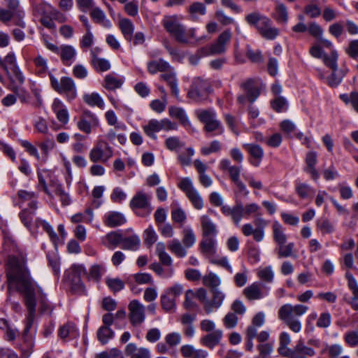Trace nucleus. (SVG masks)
<instances>
[{"label": "nucleus", "instance_id": "1", "mask_svg": "<svg viewBox=\"0 0 358 358\" xmlns=\"http://www.w3.org/2000/svg\"><path fill=\"white\" fill-rule=\"evenodd\" d=\"M7 280L8 287H15L20 292L24 299V303L27 310V327H30L33 322L36 313V289L41 295L40 303L41 311L49 309V304L45 299L42 289L31 278L29 273L23 262L18 259H13L9 262V268L7 271Z\"/></svg>", "mask_w": 358, "mask_h": 358}, {"label": "nucleus", "instance_id": "2", "mask_svg": "<svg viewBox=\"0 0 358 358\" xmlns=\"http://www.w3.org/2000/svg\"><path fill=\"white\" fill-rule=\"evenodd\" d=\"M308 307L303 304L286 303L278 310V315L284 324L294 333H299L302 329V324L299 317L305 315Z\"/></svg>", "mask_w": 358, "mask_h": 358}, {"label": "nucleus", "instance_id": "3", "mask_svg": "<svg viewBox=\"0 0 358 358\" xmlns=\"http://www.w3.org/2000/svg\"><path fill=\"white\" fill-rule=\"evenodd\" d=\"M195 115L203 124V131L206 134H212L213 136L223 134L224 127L218 120L217 113L213 108L196 110Z\"/></svg>", "mask_w": 358, "mask_h": 358}, {"label": "nucleus", "instance_id": "4", "mask_svg": "<svg viewBox=\"0 0 358 358\" xmlns=\"http://www.w3.org/2000/svg\"><path fill=\"white\" fill-rule=\"evenodd\" d=\"M24 15L19 0H9L7 1L6 8H0L1 22L7 23L14 20L16 25L23 28L25 27V22L23 21Z\"/></svg>", "mask_w": 358, "mask_h": 358}, {"label": "nucleus", "instance_id": "5", "mask_svg": "<svg viewBox=\"0 0 358 358\" xmlns=\"http://www.w3.org/2000/svg\"><path fill=\"white\" fill-rule=\"evenodd\" d=\"M212 89L210 83L200 77L195 78L187 92V96L196 103H203L208 98Z\"/></svg>", "mask_w": 358, "mask_h": 358}, {"label": "nucleus", "instance_id": "6", "mask_svg": "<svg viewBox=\"0 0 358 358\" xmlns=\"http://www.w3.org/2000/svg\"><path fill=\"white\" fill-rule=\"evenodd\" d=\"M49 76L52 87L58 93L64 94L67 101H71L77 96L76 87L71 78L64 76L58 80L52 74Z\"/></svg>", "mask_w": 358, "mask_h": 358}, {"label": "nucleus", "instance_id": "7", "mask_svg": "<svg viewBox=\"0 0 358 358\" xmlns=\"http://www.w3.org/2000/svg\"><path fill=\"white\" fill-rule=\"evenodd\" d=\"M240 87L244 92L237 96V102L240 104H245L246 101L253 103L260 95L259 84L254 78L247 79L240 85Z\"/></svg>", "mask_w": 358, "mask_h": 358}, {"label": "nucleus", "instance_id": "8", "mask_svg": "<svg viewBox=\"0 0 358 358\" xmlns=\"http://www.w3.org/2000/svg\"><path fill=\"white\" fill-rule=\"evenodd\" d=\"M144 133L150 138L156 140L157 136L156 134L162 130L171 131L177 130L176 123L171 122L167 118L160 120L156 119L150 120L147 124L142 126Z\"/></svg>", "mask_w": 358, "mask_h": 358}, {"label": "nucleus", "instance_id": "9", "mask_svg": "<svg viewBox=\"0 0 358 358\" xmlns=\"http://www.w3.org/2000/svg\"><path fill=\"white\" fill-rule=\"evenodd\" d=\"M0 66L3 69L11 81L22 84L24 77L17 65L16 57L13 52H9L0 60Z\"/></svg>", "mask_w": 358, "mask_h": 358}, {"label": "nucleus", "instance_id": "10", "mask_svg": "<svg viewBox=\"0 0 358 358\" xmlns=\"http://www.w3.org/2000/svg\"><path fill=\"white\" fill-rule=\"evenodd\" d=\"M151 196L143 192H138L129 203L130 208L140 217L148 216L152 207L150 203Z\"/></svg>", "mask_w": 358, "mask_h": 358}, {"label": "nucleus", "instance_id": "11", "mask_svg": "<svg viewBox=\"0 0 358 358\" xmlns=\"http://www.w3.org/2000/svg\"><path fill=\"white\" fill-rule=\"evenodd\" d=\"M183 291L182 285L178 283L166 289L160 297L162 308L166 312H174L176 308V299L182 294Z\"/></svg>", "mask_w": 358, "mask_h": 358}, {"label": "nucleus", "instance_id": "12", "mask_svg": "<svg viewBox=\"0 0 358 358\" xmlns=\"http://www.w3.org/2000/svg\"><path fill=\"white\" fill-rule=\"evenodd\" d=\"M113 155V148L103 140H99L89 153V158L93 163H106Z\"/></svg>", "mask_w": 358, "mask_h": 358}, {"label": "nucleus", "instance_id": "13", "mask_svg": "<svg viewBox=\"0 0 358 358\" xmlns=\"http://www.w3.org/2000/svg\"><path fill=\"white\" fill-rule=\"evenodd\" d=\"M231 38V32L225 30L217 38V41L210 45H206L201 48L200 52L202 56L220 55L225 52L226 45Z\"/></svg>", "mask_w": 358, "mask_h": 358}, {"label": "nucleus", "instance_id": "14", "mask_svg": "<svg viewBox=\"0 0 358 358\" xmlns=\"http://www.w3.org/2000/svg\"><path fill=\"white\" fill-rule=\"evenodd\" d=\"M253 225L248 223L243 225L241 231L245 236L252 235L253 238L257 242H261L264 238V230L268 224V222L261 217H258L254 220Z\"/></svg>", "mask_w": 358, "mask_h": 358}, {"label": "nucleus", "instance_id": "15", "mask_svg": "<svg viewBox=\"0 0 358 358\" xmlns=\"http://www.w3.org/2000/svg\"><path fill=\"white\" fill-rule=\"evenodd\" d=\"M129 319L133 326L142 324L145 319V307L138 301L133 300L129 304Z\"/></svg>", "mask_w": 358, "mask_h": 358}, {"label": "nucleus", "instance_id": "16", "mask_svg": "<svg viewBox=\"0 0 358 358\" xmlns=\"http://www.w3.org/2000/svg\"><path fill=\"white\" fill-rule=\"evenodd\" d=\"M98 124L99 119L90 111L85 112L76 122L78 129L86 134H90L92 132V127H96Z\"/></svg>", "mask_w": 358, "mask_h": 358}, {"label": "nucleus", "instance_id": "17", "mask_svg": "<svg viewBox=\"0 0 358 358\" xmlns=\"http://www.w3.org/2000/svg\"><path fill=\"white\" fill-rule=\"evenodd\" d=\"M243 148L250 155L249 162L255 166L258 167L264 155V149L258 144L256 143H244Z\"/></svg>", "mask_w": 358, "mask_h": 358}, {"label": "nucleus", "instance_id": "18", "mask_svg": "<svg viewBox=\"0 0 358 358\" xmlns=\"http://www.w3.org/2000/svg\"><path fill=\"white\" fill-rule=\"evenodd\" d=\"M257 30L263 38L267 40H274L279 34V29L272 26V21L266 15L262 18Z\"/></svg>", "mask_w": 358, "mask_h": 358}, {"label": "nucleus", "instance_id": "19", "mask_svg": "<svg viewBox=\"0 0 358 358\" xmlns=\"http://www.w3.org/2000/svg\"><path fill=\"white\" fill-rule=\"evenodd\" d=\"M217 241L215 237H202L199 247L201 252L206 258L210 260L213 258L217 252Z\"/></svg>", "mask_w": 358, "mask_h": 358}, {"label": "nucleus", "instance_id": "20", "mask_svg": "<svg viewBox=\"0 0 358 358\" xmlns=\"http://www.w3.org/2000/svg\"><path fill=\"white\" fill-rule=\"evenodd\" d=\"M315 355V351L313 348L305 345L302 340H299L296 345L292 348L290 358H307Z\"/></svg>", "mask_w": 358, "mask_h": 358}, {"label": "nucleus", "instance_id": "21", "mask_svg": "<svg viewBox=\"0 0 358 358\" xmlns=\"http://www.w3.org/2000/svg\"><path fill=\"white\" fill-rule=\"evenodd\" d=\"M52 109L56 114L57 118L59 122L64 125L69 122V112L61 100L55 99L52 105Z\"/></svg>", "mask_w": 358, "mask_h": 358}, {"label": "nucleus", "instance_id": "22", "mask_svg": "<svg viewBox=\"0 0 358 358\" xmlns=\"http://www.w3.org/2000/svg\"><path fill=\"white\" fill-rule=\"evenodd\" d=\"M202 228V237H216L217 226L208 215H202L200 218Z\"/></svg>", "mask_w": 358, "mask_h": 358}, {"label": "nucleus", "instance_id": "23", "mask_svg": "<svg viewBox=\"0 0 358 358\" xmlns=\"http://www.w3.org/2000/svg\"><path fill=\"white\" fill-rule=\"evenodd\" d=\"M161 79L166 82L170 87L172 94L178 99H180V91L178 86V80L176 78V73L171 68L160 76Z\"/></svg>", "mask_w": 358, "mask_h": 358}, {"label": "nucleus", "instance_id": "24", "mask_svg": "<svg viewBox=\"0 0 358 358\" xmlns=\"http://www.w3.org/2000/svg\"><path fill=\"white\" fill-rule=\"evenodd\" d=\"M317 162V156L315 152H308L306 156V166L304 168V171L309 173L314 180H318L320 174L315 169V165Z\"/></svg>", "mask_w": 358, "mask_h": 358}, {"label": "nucleus", "instance_id": "25", "mask_svg": "<svg viewBox=\"0 0 358 358\" xmlns=\"http://www.w3.org/2000/svg\"><path fill=\"white\" fill-rule=\"evenodd\" d=\"M213 298L208 301H206V310L207 314L210 313L215 309L219 308L224 299L225 295L218 289H213L212 291Z\"/></svg>", "mask_w": 358, "mask_h": 358}, {"label": "nucleus", "instance_id": "26", "mask_svg": "<svg viewBox=\"0 0 358 358\" xmlns=\"http://www.w3.org/2000/svg\"><path fill=\"white\" fill-rule=\"evenodd\" d=\"M222 335V331L217 329L201 338L200 342L203 345L210 349H213L215 346L220 343Z\"/></svg>", "mask_w": 358, "mask_h": 358}, {"label": "nucleus", "instance_id": "27", "mask_svg": "<svg viewBox=\"0 0 358 358\" xmlns=\"http://www.w3.org/2000/svg\"><path fill=\"white\" fill-rule=\"evenodd\" d=\"M124 353L131 358H150V350L145 348H137L135 343H130L127 344L124 349Z\"/></svg>", "mask_w": 358, "mask_h": 358}, {"label": "nucleus", "instance_id": "28", "mask_svg": "<svg viewBox=\"0 0 358 358\" xmlns=\"http://www.w3.org/2000/svg\"><path fill=\"white\" fill-rule=\"evenodd\" d=\"M33 10L41 17L52 16L55 7L44 0H38L31 3Z\"/></svg>", "mask_w": 358, "mask_h": 358}, {"label": "nucleus", "instance_id": "29", "mask_svg": "<svg viewBox=\"0 0 358 358\" xmlns=\"http://www.w3.org/2000/svg\"><path fill=\"white\" fill-rule=\"evenodd\" d=\"M245 297L250 300H258L264 297L262 286L259 282H254L243 289Z\"/></svg>", "mask_w": 358, "mask_h": 358}, {"label": "nucleus", "instance_id": "30", "mask_svg": "<svg viewBox=\"0 0 358 358\" xmlns=\"http://www.w3.org/2000/svg\"><path fill=\"white\" fill-rule=\"evenodd\" d=\"M126 222L123 214L119 212H109L105 215L104 223L109 227H116Z\"/></svg>", "mask_w": 358, "mask_h": 358}, {"label": "nucleus", "instance_id": "31", "mask_svg": "<svg viewBox=\"0 0 358 358\" xmlns=\"http://www.w3.org/2000/svg\"><path fill=\"white\" fill-rule=\"evenodd\" d=\"M148 71L151 74H155L157 72H166L171 69L170 64L162 59L152 60L148 63Z\"/></svg>", "mask_w": 358, "mask_h": 358}, {"label": "nucleus", "instance_id": "32", "mask_svg": "<svg viewBox=\"0 0 358 358\" xmlns=\"http://www.w3.org/2000/svg\"><path fill=\"white\" fill-rule=\"evenodd\" d=\"M241 170V165H234L228 171V173L231 180L236 185L238 189L241 192H246V186L240 179Z\"/></svg>", "mask_w": 358, "mask_h": 358}, {"label": "nucleus", "instance_id": "33", "mask_svg": "<svg viewBox=\"0 0 358 358\" xmlns=\"http://www.w3.org/2000/svg\"><path fill=\"white\" fill-rule=\"evenodd\" d=\"M169 114L171 117L178 119L184 127L191 125L189 118L183 108L176 106L169 108Z\"/></svg>", "mask_w": 358, "mask_h": 358}, {"label": "nucleus", "instance_id": "34", "mask_svg": "<svg viewBox=\"0 0 358 358\" xmlns=\"http://www.w3.org/2000/svg\"><path fill=\"white\" fill-rule=\"evenodd\" d=\"M90 17L95 23L106 28L111 27L110 21L106 18L105 13L99 8H92L90 12Z\"/></svg>", "mask_w": 358, "mask_h": 358}, {"label": "nucleus", "instance_id": "35", "mask_svg": "<svg viewBox=\"0 0 358 358\" xmlns=\"http://www.w3.org/2000/svg\"><path fill=\"white\" fill-rule=\"evenodd\" d=\"M59 53L62 62L65 64H71L76 57V51L75 48L69 45H62Z\"/></svg>", "mask_w": 358, "mask_h": 358}, {"label": "nucleus", "instance_id": "36", "mask_svg": "<svg viewBox=\"0 0 358 358\" xmlns=\"http://www.w3.org/2000/svg\"><path fill=\"white\" fill-rule=\"evenodd\" d=\"M272 227L273 239L277 245L285 244L287 242V236L284 232L282 226L278 221H275Z\"/></svg>", "mask_w": 358, "mask_h": 358}, {"label": "nucleus", "instance_id": "37", "mask_svg": "<svg viewBox=\"0 0 358 358\" xmlns=\"http://www.w3.org/2000/svg\"><path fill=\"white\" fill-rule=\"evenodd\" d=\"M141 245V240L137 235L123 237L121 248L124 250H137Z\"/></svg>", "mask_w": 358, "mask_h": 358}, {"label": "nucleus", "instance_id": "38", "mask_svg": "<svg viewBox=\"0 0 358 358\" xmlns=\"http://www.w3.org/2000/svg\"><path fill=\"white\" fill-rule=\"evenodd\" d=\"M20 199L22 202L29 201L28 207L30 208H33L34 210H36L37 206V201H36V195L34 192H27L26 190H20L17 193Z\"/></svg>", "mask_w": 358, "mask_h": 358}, {"label": "nucleus", "instance_id": "39", "mask_svg": "<svg viewBox=\"0 0 358 358\" xmlns=\"http://www.w3.org/2000/svg\"><path fill=\"white\" fill-rule=\"evenodd\" d=\"M192 40L197 41L196 36V29L194 28H191L187 30L184 26L179 36H178L176 41L180 43L187 44L191 43Z\"/></svg>", "mask_w": 358, "mask_h": 358}, {"label": "nucleus", "instance_id": "40", "mask_svg": "<svg viewBox=\"0 0 358 358\" xmlns=\"http://www.w3.org/2000/svg\"><path fill=\"white\" fill-rule=\"evenodd\" d=\"M168 249L176 257L182 258L187 255L185 247L178 239H173L168 244Z\"/></svg>", "mask_w": 358, "mask_h": 358}, {"label": "nucleus", "instance_id": "41", "mask_svg": "<svg viewBox=\"0 0 358 358\" xmlns=\"http://www.w3.org/2000/svg\"><path fill=\"white\" fill-rule=\"evenodd\" d=\"M97 339L103 344H106L110 339L113 338L115 336L114 331L107 326H101L97 331Z\"/></svg>", "mask_w": 358, "mask_h": 358}, {"label": "nucleus", "instance_id": "42", "mask_svg": "<svg viewBox=\"0 0 358 358\" xmlns=\"http://www.w3.org/2000/svg\"><path fill=\"white\" fill-rule=\"evenodd\" d=\"M162 23L170 34L182 24L176 15L165 16Z\"/></svg>", "mask_w": 358, "mask_h": 358}, {"label": "nucleus", "instance_id": "43", "mask_svg": "<svg viewBox=\"0 0 358 358\" xmlns=\"http://www.w3.org/2000/svg\"><path fill=\"white\" fill-rule=\"evenodd\" d=\"M294 243H289L287 245L282 244L278 245L275 251L278 254V258H286L290 257H296L294 252Z\"/></svg>", "mask_w": 358, "mask_h": 358}, {"label": "nucleus", "instance_id": "44", "mask_svg": "<svg viewBox=\"0 0 358 358\" xmlns=\"http://www.w3.org/2000/svg\"><path fill=\"white\" fill-rule=\"evenodd\" d=\"M83 101L90 106H97L103 108L104 102L98 93L93 92L91 94H85L83 95Z\"/></svg>", "mask_w": 358, "mask_h": 358}, {"label": "nucleus", "instance_id": "45", "mask_svg": "<svg viewBox=\"0 0 358 358\" xmlns=\"http://www.w3.org/2000/svg\"><path fill=\"white\" fill-rule=\"evenodd\" d=\"M119 26L125 39L127 41H131L134 29L131 21L129 19L120 20Z\"/></svg>", "mask_w": 358, "mask_h": 358}, {"label": "nucleus", "instance_id": "46", "mask_svg": "<svg viewBox=\"0 0 358 358\" xmlns=\"http://www.w3.org/2000/svg\"><path fill=\"white\" fill-rule=\"evenodd\" d=\"M188 12L192 20H197L199 16L206 14V6L201 2H194L192 3L189 8Z\"/></svg>", "mask_w": 358, "mask_h": 358}, {"label": "nucleus", "instance_id": "47", "mask_svg": "<svg viewBox=\"0 0 358 358\" xmlns=\"http://www.w3.org/2000/svg\"><path fill=\"white\" fill-rule=\"evenodd\" d=\"M182 242L184 246L187 248L192 247L196 240V235L193 229L190 227H185L182 229Z\"/></svg>", "mask_w": 358, "mask_h": 358}, {"label": "nucleus", "instance_id": "48", "mask_svg": "<svg viewBox=\"0 0 358 358\" xmlns=\"http://www.w3.org/2000/svg\"><path fill=\"white\" fill-rule=\"evenodd\" d=\"M275 19L281 23H287L288 21V12L285 4L275 0Z\"/></svg>", "mask_w": 358, "mask_h": 358}, {"label": "nucleus", "instance_id": "49", "mask_svg": "<svg viewBox=\"0 0 358 358\" xmlns=\"http://www.w3.org/2000/svg\"><path fill=\"white\" fill-rule=\"evenodd\" d=\"M0 329L5 332L7 341H13L15 339L17 331L9 324L7 320L0 318Z\"/></svg>", "mask_w": 358, "mask_h": 358}, {"label": "nucleus", "instance_id": "50", "mask_svg": "<svg viewBox=\"0 0 358 358\" xmlns=\"http://www.w3.org/2000/svg\"><path fill=\"white\" fill-rule=\"evenodd\" d=\"M105 117L107 123L110 126H114L115 129L122 131L127 129V127L124 124L118 122L117 117L113 110H108L105 113Z\"/></svg>", "mask_w": 358, "mask_h": 358}, {"label": "nucleus", "instance_id": "51", "mask_svg": "<svg viewBox=\"0 0 358 358\" xmlns=\"http://www.w3.org/2000/svg\"><path fill=\"white\" fill-rule=\"evenodd\" d=\"M91 64L96 71L103 72L110 69V64L108 60L104 58L94 57L91 59Z\"/></svg>", "mask_w": 358, "mask_h": 358}, {"label": "nucleus", "instance_id": "52", "mask_svg": "<svg viewBox=\"0 0 358 358\" xmlns=\"http://www.w3.org/2000/svg\"><path fill=\"white\" fill-rule=\"evenodd\" d=\"M150 268L155 271L159 276L168 278L172 276L174 270L173 267H167L164 269L159 263H153L150 265Z\"/></svg>", "mask_w": 358, "mask_h": 358}, {"label": "nucleus", "instance_id": "53", "mask_svg": "<svg viewBox=\"0 0 358 358\" xmlns=\"http://www.w3.org/2000/svg\"><path fill=\"white\" fill-rule=\"evenodd\" d=\"M345 278L348 280V286L353 294L352 300L358 301V284L356 279L348 271L345 273Z\"/></svg>", "mask_w": 358, "mask_h": 358}, {"label": "nucleus", "instance_id": "54", "mask_svg": "<svg viewBox=\"0 0 358 358\" xmlns=\"http://www.w3.org/2000/svg\"><path fill=\"white\" fill-rule=\"evenodd\" d=\"M346 73L345 70H338V68L332 70L331 75L328 78V83L330 86H337L342 80Z\"/></svg>", "mask_w": 358, "mask_h": 358}, {"label": "nucleus", "instance_id": "55", "mask_svg": "<svg viewBox=\"0 0 358 358\" xmlns=\"http://www.w3.org/2000/svg\"><path fill=\"white\" fill-rule=\"evenodd\" d=\"M244 216L243 206L242 203L237 202L236 204L232 207V211L230 217L234 224L238 226Z\"/></svg>", "mask_w": 358, "mask_h": 358}, {"label": "nucleus", "instance_id": "56", "mask_svg": "<svg viewBox=\"0 0 358 358\" xmlns=\"http://www.w3.org/2000/svg\"><path fill=\"white\" fill-rule=\"evenodd\" d=\"M317 228L324 235L334 231V225L327 218H320L317 221Z\"/></svg>", "mask_w": 358, "mask_h": 358}, {"label": "nucleus", "instance_id": "57", "mask_svg": "<svg viewBox=\"0 0 358 358\" xmlns=\"http://www.w3.org/2000/svg\"><path fill=\"white\" fill-rule=\"evenodd\" d=\"M106 284L113 293H117L124 288V282L120 278H106Z\"/></svg>", "mask_w": 358, "mask_h": 358}, {"label": "nucleus", "instance_id": "58", "mask_svg": "<svg viewBox=\"0 0 358 358\" xmlns=\"http://www.w3.org/2000/svg\"><path fill=\"white\" fill-rule=\"evenodd\" d=\"M104 87L109 90H113L117 88H120L123 81L112 75H108L104 79Z\"/></svg>", "mask_w": 358, "mask_h": 358}, {"label": "nucleus", "instance_id": "59", "mask_svg": "<svg viewBox=\"0 0 358 358\" xmlns=\"http://www.w3.org/2000/svg\"><path fill=\"white\" fill-rule=\"evenodd\" d=\"M257 276L262 281L266 282H272L274 278V273L271 266H268L259 269Z\"/></svg>", "mask_w": 358, "mask_h": 358}, {"label": "nucleus", "instance_id": "60", "mask_svg": "<svg viewBox=\"0 0 358 358\" xmlns=\"http://www.w3.org/2000/svg\"><path fill=\"white\" fill-rule=\"evenodd\" d=\"M93 213L90 208L86 209L85 213H77L71 217V221L74 223L84 222L90 223L92 221Z\"/></svg>", "mask_w": 358, "mask_h": 358}, {"label": "nucleus", "instance_id": "61", "mask_svg": "<svg viewBox=\"0 0 358 358\" xmlns=\"http://www.w3.org/2000/svg\"><path fill=\"white\" fill-rule=\"evenodd\" d=\"M55 194L59 197L62 206H69L71 203V198L66 193L61 184H56L55 186Z\"/></svg>", "mask_w": 358, "mask_h": 358}, {"label": "nucleus", "instance_id": "62", "mask_svg": "<svg viewBox=\"0 0 358 358\" xmlns=\"http://www.w3.org/2000/svg\"><path fill=\"white\" fill-rule=\"evenodd\" d=\"M35 210L33 208H25L20 213V217L22 222L24 224L25 227H29L33 221L34 217L35 215Z\"/></svg>", "mask_w": 358, "mask_h": 358}, {"label": "nucleus", "instance_id": "63", "mask_svg": "<svg viewBox=\"0 0 358 358\" xmlns=\"http://www.w3.org/2000/svg\"><path fill=\"white\" fill-rule=\"evenodd\" d=\"M272 108L277 113H282L287 109V100L280 96L275 97L271 103Z\"/></svg>", "mask_w": 358, "mask_h": 358}, {"label": "nucleus", "instance_id": "64", "mask_svg": "<svg viewBox=\"0 0 358 358\" xmlns=\"http://www.w3.org/2000/svg\"><path fill=\"white\" fill-rule=\"evenodd\" d=\"M83 273H85V268L82 265L73 264L71 266L70 269L66 272L69 282L76 278H80V275Z\"/></svg>", "mask_w": 358, "mask_h": 358}]
</instances>
